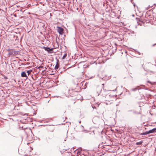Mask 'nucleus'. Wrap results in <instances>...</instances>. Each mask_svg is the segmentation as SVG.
Wrapping results in <instances>:
<instances>
[{"instance_id": "nucleus-6", "label": "nucleus", "mask_w": 156, "mask_h": 156, "mask_svg": "<svg viewBox=\"0 0 156 156\" xmlns=\"http://www.w3.org/2000/svg\"><path fill=\"white\" fill-rule=\"evenodd\" d=\"M149 134V131H146V132L145 133H141L140 134V135H147V134Z\"/></svg>"}, {"instance_id": "nucleus-7", "label": "nucleus", "mask_w": 156, "mask_h": 156, "mask_svg": "<svg viewBox=\"0 0 156 156\" xmlns=\"http://www.w3.org/2000/svg\"><path fill=\"white\" fill-rule=\"evenodd\" d=\"M31 71H32L31 70H28L27 71L28 75H29L30 74Z\"/></svg>"}, {"instance_id": "nucleus-12", "label": "nucleus", "mask_w": 156, "mask_h": 156, "mask_svg": "<svg viewBox=\"0 0 156 156\" xmlns=\"http://www.w3.org/2000/svg\"><path fill=\"white\" fill-rule=\"evenodd\" d=\"M43 68V66H39L38 68Z\"/></svg>"}, {"instance_id": "nucleus-9", "label": "nucleus", "mask_w": 156, "mask_h": 156, "mask_svg": "<svg viewBox=\"0 0 156 156\" xmlns=\"http://www.w3.org/2000/svg\"><path fill=\"white\" fill-rule=\"evenodd\" d=\"M58 68V65H56L55 67V69H57Z\"/></svg>"}, {"instance_id": "nucleus-5", "label": "nucleus", "mask_w": 156, "mask_h": 156, "mask_svg": "<svg viewBox=\"0 0 156 156\" xmlns=\"http://www.w3.org/2000/svg\"><path fill=\"white\" fill-rule=\"evenodd\" d=\"M21 75L22 77H27L26 73L24 72H22Z\"/></svg>"}, {"instance_id": "nucleus-8", "label": "nucleus", "mask_w": 156, "mask_h": 156, "mask_svg": "<svg viewBox=\"0 0 156 156\" xmlns=\"http://www.w3.org/2000/svg\"><path fill=\"white\" fill-rule=\"evenodd\" d=\"M142 142L141 141H140V142H138L136 143V144L137 145H140L142 144Z\"/></svg>"}, {"instance_id": "nucleus-3", "label": "nucleus", "mask_w": 156, "mask_h": 156, "mask_svg": "<svg viewBox=\"0 0 156 156\" xmlns=\"http://www.w3.org/2000/svg\"><path fill=\"white\" fill-rule=\"evenodd\" d=\"M44 48L45 50L47 51L48 52H51L52 51L53 49L51 48H50L44 47Z\"/></svg>"}, {"instance_id": "nucleus-4", "label": "nucleus", "mask_w": 156, "mask_h": 156, "mask_svg": "<svg viewBox=\"0 0 156 156\" xmlns=\"http://www.w3.org/2000/svg\"><path fill=\"white\" fill-rule=\"evenodd\" d=\"M149 133H151L156 132V128H154L148 131Z\"/></svg>"}, {"instance_id": "nucleus-2", "label": "nucleus", "mask_w": 156, "mask_h": 156, "mask_svg": "<svg viewBox=\"0 0 156 156\" xmlns=\"http://www.w3.org/2000/svg\"><path fill=\"white\" fill-rule=\"evenodd\" d=\"M9 54L11 55H16L18 54V52L17 51L12 50L10 52Z\"/></svg>"}, {"instance_id": "nucleus-1", "label": "nucleus", "mask_w": 156, "mask_h": 156, "mask_svg": "<svg viewBox=\"0 0 156 156\" xmlns=\"http://www.w3.org/2000/svg\"><path fill=\"white\" fill-rule=\"evenodd\" d=\"M57 30L60 34L62 35L63 33L64 29L61 27H57Z\"/></svg>"}, {"instance_id": "nucleus-10", "label": "nucleus", "mask_w": 156, "mask_h": 156, "mask_svg": "<svg viewBox=\"0 0 156 156\" xmlns=\"http://www.w3.org/2000/svg\"><path fill=\"white\" fill-rule=\"evenodd\" d=\"M66 55H67L66 54H64V56H63L62 58L63 59L65 58H66Z\"/></svg>"}, {"instance_id": "nucleus-11", "label": "nucleus", "mask_w": 156, "mask_h": 156, "mask_svg": "<svg viewBox=\"0 0 156 156\" xmlns=\"http://www.w3.org/2000/svg\"><path fill=\"white\" fill-rule=\"evenodd\" d=\"M117 88V87H116V88H115V89L114 90H113L112 91H115L116 90Z\"/></svg>"}]
</instances>
